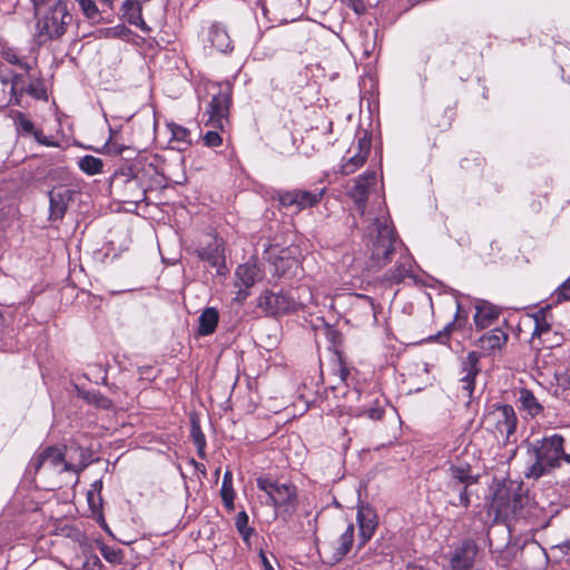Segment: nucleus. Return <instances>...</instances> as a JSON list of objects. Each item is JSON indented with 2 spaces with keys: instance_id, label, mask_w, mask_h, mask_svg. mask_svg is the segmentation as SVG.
I'll return each mask as SVG.
<instances>
[{
  "instance_id": "53",
  "label": "nucleus",
  "mask_w": 570,
  "mask_h": 570,
  "mask_svg": "<svg viewBox=\"0 0 570 570\" xmlns=\"http://www.w3.org/2000/svg\"><path fill=\"white\" fill-rule=\"evenodd\" d=\"M49 1L50 0H31L36 12H38V10L40 9L41 6L47 4Z\"/></svg>"
},
{
  "instance_id": "12",
  "label": "nucleus",
  "mask_w": 570,
  "mask_h": 570,
  "mask_svg": "<svg viewBox=\"0 0 570 570\" xmlns=\"http://www.w3.org/2000/svg\"><path fill=\"white\" fill-rule=\"evenodd\" d=\"M478 554V544L470 539L464 540L452 553L451 570H471Z\"/></svg>"
},
{
  "instance_id": "14",
  "label": "nucleus",
  "mask_w": 570,
  "mask_h": 570,
  "mask_svg": "<svg viewBox=\"0 0 570 570\" xmlns=\"http://www.w3.org/2000/svg\"><path fill=\"white\" fill-rule=\"evenodd\" d=\"M73 195L75 190L66 186L55 187L50 190V219L58 220L65 216Z\"/></svg>"
},
{
  "instance_id": "28",
  "label": "nucleus",
  "mask_w": 570,
  "mask_h": 570,
  "mask_svg": "<svg viewBox=\"0 0 570 570\" xmlns=\"http://www.w3.org/2000/svg\"><path fill=\"white\" fill-rule=\"evenodd\" d=\"M370 148V141L363 139L358 141V153L352 156L345 164L342 166V173L344 175H350L354 173L360 166L364 164L367 158Z\"/></svg>"
},
{
  "instance_id": "8",
  "label": "nucleus",
  "mask_w": 570,
  "mask_h": 570,
  "mask_svg": "<svg viewBox=\"0 0 570 570\" xmlns=\"http://www.w3.org/2000/svg\"><path fill=\"white\" fill-rule=\"evenodd\" d=\"M324 195V189L320 190H304V189H293V190H277L275 198L279 202V204L287 208L292 209L295 213L302 212L303 209L313 207L317 205Z\"/></svg>"
},
{
  "instance_id": "5",
  "label": "nucleus",
  "mask_w": 570,
  "mask_h": 570,
  "mask_svg": "<svg viewBox=\"0 0 570 570\" xmlns=\"http://www.w3.org/2000/svg\"><path fill=\"white\" fill-rule=\"evenodd\" d=\"M303 291L307 294L306 297H295L293 293L266 291L258 297L257 306L269 315L289 313L298 306H307L313 301L309 288H303Z\"/></svg>"
},
{
  "instance_id": "43",
  "label": "nucleus",
  "mask_w": 570,
  "mask_h": 570,
  "mask_svg": "<svg viewBox=\"0 0 570 570\" xmlns=\"http://www.w3.org/2000/svg\"><path fill=\"white\" fill-rule=\"evenodd\" d=\"M106 148L112 155H122L126 150H129L128 146L111 139L106 144Z\"/></svg>"
},
{
  "instance_id": "31",
  "label": "nucleus",
  "mask_w": 570,
  "mask_h": 570,
  "mask_svg": "<svg viewBox=\"0 0 570 570\" xmlns=\"http://www.w3.org/2000/svg\"><path fill=\"white\" fill-rule=\"evenodd\" d=\"M385 413L382 402L375 400V402L368 407H356L353 415L356 417L366 416L372 421H380L383 419Z\"/></svg>"
},
{
  "instance_id": "16",
  "label": "nucleus",
  "mask_w": 570,
  "mask_h": 570,
  "mask_svg": "<svg viewBox=\"0 0 570 570\" xmlns=\"http://www.w3.org/2000/svg\"><path fill=\"white\" fill-rule=\"evenodd\" d=\"M479 355L475 352H471L462 361V390L466 393L465 396L470 399L474 391V379L479 374L480 368Z\"/></svg>"
},
{
  "instance_id": "45",
  "label": "nucleus",
  "mask_w": 570,
  "mask_h": 570,
  "mask_svg": "<svg viewBox=\"0 0 570 570\" xmlns=\"http://www.w3.org/2000/svg\"><path fill=\"white\" fill-rule=\"evenodd\" d=\"M7 61L12 65H18L21 69H23V71H29L31 69L27 62L21 61L14 53H8Z\"/></svg>"
},
{
  "instance_id": "38",
  "label": "nucleus",
  "mask_w": 570,
  "mask_h": 570,
  "mask_svg": "<svg viewBox=\"0 0 570 570\" xmlns=\"http://www.w3.org/2000/svg\"><path fill=\"white\" fill-rule=\"evenodd\" d=\"M26 94H28L37 99H40V98L45 97L46 91H45L41 82L37 78H33L31 76V78L29 80V85L26 89Z\"/></svg>"
},
{
  "instance_id": "54",
  "label": "nucleus",
  "mask_w": 570,
  "mask_h": 570,
  "mask_svg": "<svg viewBox=\"0 0 570 570\" xmlns=\"http://www.w3.org/2000/svg\"><path fill=\"white\" fill-rule=\"evenodd\" d=\"M347 1H348V3L353 7V9H354L356 12H358L360 7H361V8L363 7V4H362V2H361L360 0H347Z\"/></svg>"
},
{
  "instance_id": "19",
  "label": "nucleus",
  "mask_w": 570,
  "mask_h": 570,
  "mask_svg": "<svg viewBox=\"0 0 570 570\" xmlns=\"http://www.w3.org/2000/svg\"><path fill=\"white\" fill-rule=\"evenodd\" d=\"M508 334L501 328H494L484 333L478 341L479 347L490 354L500 351L508 342Z\"/></svg>"
},
{
  "instance_id": "9",
  "label": "nucleus",
  "mask_w": 570,
  "mask_h": 570,
  "mask_svg": "<svg viewBox=\"0 0 570 570\" xmlns=\"http://www.w3.org/2000/svg\"><path fill=\"white\" fill-rule=\"evenodd\" d=\"M232 100V92L228 87L218 88L216 94H213L206 114L208 119L206 125L212 126L214 129H224L225 125L228 124V114Z\"/></svg>"
},
{
  "instance_id": "32",
  "label": "nucleus",
  "mask_w": 570,
  "mask_h": 570,
  "mask_svg": "<svg viewBox=\"0 0 570 570\" xmlns=\"http://www.w3.org/2000/svg\"><path fill=\"white\" fill-rule=\"evenodd\" d=\"M79 168L87 175H97L102 171L104 161L91 155H86L78 161Z\"/></svg>"
},
{
  "instance_id": "61",
  "label": "nucleus",
  "mask_w": 570,
  "mask_h": 570,
  "mask_svg": "<svg viewBox=\"0 0 570 570\" xmlns=\"http://www.w3.org/2000/svg\"><path fill=\"white\" fill-rule=\"evenodd\" d=\"M563 547L570 549V541L564 542Z\"/></svg>"
},
{
  "instance_id": "48",
  "label": "nucleus",
  "mask_w": 570,
  "mask_h": 570,
  "mask_svg": "<svg viewBox=\"0 0 570 570\" xmlns=\"http://www.w3.org/2000/svg\"><path fill=\"white\" fill-rule=\"evenodd\" d=\"M121 33L120 27L107 28L104 30V35L106 38H116Z\"/></svg>"
},
{
  "instance_id": "49",
  "label": "nucleus",
  "mask_w": 570,
  "mask_h": 570,
  "mask_svg": "<svg viewBox=\"0 0 570 570\" xmlns=\"http://www.w3.org/2000/svg\"><path fill=\"white\" fill-rule=\"evenodd\" d=\"M76 451L79 452V461H78V463H75L77 466H79L80 462L83 460H86L88 462V464L90 463V454L88 453V451L86 449L77 448Z\"/></svg>"
},
{
  "instance_id": "18",
  "label": "nucleus",
  "mask_w": 570,
  "mask_h": 570,
  "mask_svg": "<svg viewBox=\"0 0 570 570\" xmlns=\"http://www.w3.org/2000/svg\"><path fill=\"white\" fill-rule=\"evenodd\" d=\"M500 309L487 301H480L475 305L474 324L478 328L491 326L499 317Z\"/></svg>"
},
{
  "instance_id": "13",
  "label": "nucleus",
  "mask_w": 570,
  "mask_h": 570,
  "mask_svg": "<svg viewBox=\"0 0 570 570\" xmlns=\"http://www.w3.org/2000/svg\"><path fill=\"white\" fill-rule=\"evenodd\" d=\"M376 185V174L374 171H368L361 175L350 191V196L353 198L354 203L357 206V210L362 216L365 215V204L370 193Z\"/></svg>"
},
{
  "instance_id": "24",
  "label": "nucleus",
  "mask_w": 570,
  "mask_h": 570,
  "mask_svg": "<svg viewBox=\"0 0 570 570\" xmlns=\"http://www.w3.org/2000/svg\"><path fill=\"white\" fill-rule=\"evenodd\" d=\"M31 76L32 75L30 73V70L24 71L23 73L10 72V102H13L16 105L20 104V99L26 94V89L29 85Z\"/></svg>"
},
{
  "instance_id": "39",
  "label": "nucleus",
  "mask_w": 570,
  "mask_h": 570,
  "mask_svg": "<svg viewBox=\"0 0 570 570\" xmlns=\"http://www.w3.org/2000/svg\"><path fill=\"white\" fill-rule=\"evenodd\" d=\"M461 308H462L461 304H460V303H458V304H456L455 321H454V322L449 323V324L443 328V331H441V332H439V333L436 334V336L434 337L436 341L443 342L444 340L449 338V335H450L451 331H452V330L454 328V326H455V322H458V323L460 322V317H461V316H460Z\"/></svg>"
},
{
  "instance_id": "33",
  "label": "nucleus",
  "mask_w": 570,
  "mask_h": 570,
  "mask_svg": "<svg viewBox=\"0 0 570 570\" xmlns=\"http://www.w3.org/2000/svg\"><path fill=\"white\" fill-rule=\"evenodd\" d=\"M353 538H354V525L352 523H350L338 539V547L336 549L337 550L336 556L338 558H342L346 553L350 552L352 544H353Z\"/></svg>"
},
{
  "instance_id": "60",
  "label": "nucleus",
  "mask_w": 570,
  "mask_h": 570,
  "mask_svg": "<svg viewBox=\"0 0 570 570\" xmlns=\"http://www.w3.org/2000/svg\"><path fill=\"white\" fill-rule=\"evenodd\" d=\"M101 1L108 3L109 6H111L115 0H101Z\"/></svg>"
},
{
  "instance_id": "47",
  "label": "nucleus",
  "mask_w": 570,
  "mask_h": 570,
  "mask_svg": "<svg viewBox=\"0 0 570 570\" xmlns=\"http://www.w3.org/2000/svg\"><path fill=\"white\" fill-rule=\"evenodd\" d=\"M513 490L514 489H499L495 491V493H502L504 498H502V503H508L511 501V498L513 497Z\"/></svg>"
},
{
  "instance_id": "57",
  "label": "nucleus",
  "mask_w": 570,
  "mask_h": 570,
  "mask_svg": "<svg viewBox=\"0 0 570 570\" xmlns=\"http://www.w3.org/2000/svg\"><path fill=\"white\" fill-rule=\"evenodd\" d=\"M104 557H105L107 560L111 561V560H114V558L116 557V554H115V552H112V553L104 552Z\"/></svg>"
},
{
  "instance_id": "46",
  "label": "nucleus",
  "mask_w": 570,
  "mask_h": 570,
  "mask_svg": "<svg viewBox=\"0 0 570 570\" xmlns=\"http://www.w3.org/2000/svg\"><path fill=\"white\" fill-rule=\"evenodd\" d=\"M35 139L41 145L55 146V144L43 135L42 130L35 132Z\"/></svg>"
},
{
  "instance_id": "42",
  "label": "nucleus",
  "mask_w": 570,
  "mask_h": 570,
  "mask_svg": "<svg viewBox=\"0 0 570 570\" xmlns=\"http://www.w3.org/2000/svg\"><path fill=\"white\" fill-rule=\"evenodd\" d=\"M465 485H456V488H452L454 491L459 492V502H453L454 505H462L468 508L470 505L469 494L466 492Z\"/></svg>"
},
{
  "instance_id": "59",
  "label": "nucleus",
  "mask_w": 570,
  "mask_h": 570,
  "mask_svg": "<svg viewBox=\"0 0 570 570\" xmlns=\"http://www.w3.org/2000/svg\"><path fill=\"white\" fill-rule=\"evenodd\" d=\"M409 570H423V568L419 567V566H413V567L409 568Z\"/></svg>"
},
{
  "instance_id": "21",
  "label": "nucleus",
  "mask_w": 570,
  "mask_h": 570,
  "mask_svg": "<svg viewBox=\"0 0 570 570\" xmlns=\"http://www.w3.org/2000/svg\"><path fill=\"white\" fill-rule=\"evenodd\" d=\"M124 18L134 26H137L142 31H148L146 22L141 16V2L139 0H126L121 7Z\"/></svg>"
},
{
  "instance_id": "34",
  "label": "nucleus",
  "mask_w": 570,
  "mask_h": 570,
  "mask_svg": "<svg viewBox=\"0 0 570 570\" xmlns=\"http://www.w3.org/2000/svg\"><path fill=\"white\" fill-rule=\"evenodd\" d=\"M13 120L18 132L21 135L35 137V132L40 130L35 128L33 122L23 112L18 111Z\"/></svg>"
},
{
  "instance_id": "10",
  "label": "nucleus",
  "mask_w": 570,
  "mask_h": 570,
  "mask_svg": "<svg viewBox=\"0 0 570 570\" xmlns=\"http://www.w3.org/2000/svg\"><path fill=\"white\" fill-rule=\"evenodd\" d=\"M111 187L119 196L120 202L127 204H139L145 199V188L137 176H127L125 174L116 175Z\"/></svg>"
},
{
  "instance_id": "4",
  "label": "nucleus",
  "mask_w": 570,
  "mask_h": 570,
  "mask_svg": "<svg viewBox=\"0 0 570 570\" xmlns=\"http://www.w3.org/2000/svg\"><path fill=\"white\" fill-rule=\"evenodd\" d=\"M37 17L36 37L40 45L60 39L72 21L66 0H56L43 12L35 11Z\"/></svg>"
},
{
  "instance_id": "1",
  "label": "nucleus",
  "mask_w": 570,
  "mask_h": 570,
  "mask_svg": "<svg viewBox=\"0 0 570 570\" xmlns=\"http://www.w3.org/2000/svg\"><path fill=\"white\" fill-rule=\"evenodd\" d=\"M67 455L68 453H63L62 449L58 446H47L32 456L28 464V473L33 474L47 490L60 487L63 473L79 474L88 466L86 460L77 466L71 459H67Z\"/></svg>"
},
{
  "instance_id": "11",
  "label": "nucleus",
  "mask_w": 570,
  "mask_h": 570,
  "mask_svg": "<svg viewBox=\"0 0 570 570\" xmlns=\"http://www.w3.org/2000/svg\"><path fill=\"white\" fill-rule=\"evenodd\" d=\"M197 253L199 259L215 268L218 275L226 273L224 243L222 239L216 237L210 238Z\"/></svg>"
},
{
  "instance_id": "7",
  "label": "nucleus",
  "mask_w": 570,
  "mask_h": 570,
  "mask_svg": "<svg viewBox=\"0 0 570 570\" xmlns=\"http://www.w3.org/2000/svg\"><path fill=\"white\" fill-rule=\"evenodd\" d=\"M517 415L511 405H500L489 411L484 419L483 425L492 432L497 439L509 441L517 429Z\"/></svg>"
},
{
  "instance_id": "29",
  "label": "nucleus",
  "mask_w": 570,
  "mask_h": 570,
  "mask_svg": "<svg viewBox=\"0 0 570 570\" xmlns=\"http://www.w3.org/2000/svg\"><path fill=\"white\" fill-rule=\"evenodd\" d=\"M450 474L453 479L452 482L450 483L451 488H456V485L469 487L476 482V478L470 473V466L468 465H452L450 468Z\"/></svg>"
},
{
  "instance_id": "6",
  "label": "nucleus",
  "mask_w": 570,
  "mask_h": 570,
  "mask_svg": "<svg viewBox=\"0 0 570 570\" xmlns=\"http://www.w3.org/2000/svg\"><path fill=\"white\" fill-rule=\"evenodd\" d=\"M259 490L264 491L276 509L292 514L296 509V489L288 483H278L269 478L259 476L256 480Z\"/></svg>"
},
{
  "instance_id": "40",
  "label": "nucleus",
  "mask_w": 570,
  "mask_h": 570,
  "mask_svg": "<svg viewBox=\"0 0 570 570\" xmlns=\"http://www.w3.org/2000/svg\"><path fill=\"white\" fill-rule=\"evenodd\" d=\"M204 144L207 147H217L222 145L223 139L216 130H208L203 137Z\"/></svg>"
},
{
  "instance_id": "17",
  "label": "nucleus",
  "mask_w": 570,
  "mask_h": 570,
  "mask_svg": "<svg viewBox=\"0 0 570 570\" xmlns=\"http://www.w3.org/2000/svg\"><path fill=\"white\" fill-rule=\"evenodd\" d=\"M360 528V544H365L374 534L377 527L375 512L370 507H362L357 512Z\"/></svg>"
},
{
  "instance_id": "27",
  "label": "nucleus",
  "mask_w": 570,
  "mask_h": 570,
  "mask_svg": "<svg viewBox=\"0 0 570 570\" xmlns=\"http://www.w3.org/2000/svg\"><path fill=\"white\" fill-rule=\"evenodd\" d=\"M412 258L407 255H402L397 259L393 269L387 273L386 278L393 283H401L409 277L412 273Z\"/></svg>"
},
{
  "instance_id": "37",
  "label": "nucleus",
  "mask_w": 570,
  "mask_h": 570,
  "mask_svg": "<svg viewBox=\"0 0 570 570\" xmlns=\"http://www.w3.org/2000/svg\"><path fill=\"white\" fill-rule=\"evenodd\" d=\"M551 301L556 304L570 301V276L551 294Z\"/></svg>"
},
{
  "instance_id": "20",
  "label": "nucleus",
  "mask_w": 570,
  "mask_h": 570,
  "mask_svg": "<svg viewBox=\"0 0 570 570\" xmlns=\"http://www.w3.org/2000/svg\"><path fill=\"white\" fill-rule=\"evenodd\" d=\"M502 498H504L502 493H494L492 500V508L502 517L515 515L523 507V497L515 489L511 501L502 503Z\"/></svg>"
},
{
  "instance_id": "30",
  "label": "nucleus",
  "mask_w": 570,
  "mask_h": 570,
  "mask_svg": "<svg viewBox=\"0 0 570 570\" xmlns=\"http://www.w3.org/2000/svg\"><path fill=\"white\" fill-rule=\"evenodd\" d=\"M220 497L224 502V505L228 511L234 510V498H235V491L233 488V474L229 470H227L224 473L222 489H220Z\"/></svg>"
},
{
  "instance_id": "22",
  "label": "nucleus",
  "mask_w": 570,
  "mask_h": 570,
  "mask_svg": "<svg viewBox=\"0 0 570 570\" xmlns=\"http://www.w3.org/2000/svg\"><path fill=\"white\" fill-rule=\"evenodd\" d=\"M170 132L169 145L173 149L185 150L191 145L190 131L175 122L167 125Z\"/></svg>"
},
{
  "instance_id": "26",
  "label": "nucleus",
  "mask_w": 570,
  "mask_h": 570,
  "mask_svg": "<svg viewBox=\"0 0 570 570\" xmlns=\"http://www.w3.org/2000/svg\"><path fill=\"white\" fill-rule=\"evenodd\" d=\"M219 315L216 308L207 307L198 317V334L202 336L210 335L215 332Z\"/></svg>"
},
{
  "instance_id": "56",
  "label": "nucleus",
  "mask_w": 570,
  "mask_h": 570,
  "mask_svg": "<svg viewBox=\"0 0 570 570\" xmlns=\"http://www.w3.org/2000/svg\"><path fill=\"white\" fill-rule=\"evenodd\" d=\"M303 288H306V287L305 286L298 287L295 291V293L294 292H292V293L294 294L295 297H298V296L306 297L307 294L303 291Z\"/></svg>"
},
{
  "instance_id": "3",
  "label": "nucleus",
  "mask_w": 570,
  "mask_h": 570,
  "mask_svg": "<svg viewBox=\"0 0 570 570\" xmlns=\"http://www.w3.org/2000/svg\"><path fill=\"white\" fill-rule=\"evenodd\" d=\"M366 247L370 252L368 268L385 266L395 250L396 236L385 216L376 217L366 228Z\"/></svg>"
},
{
  "instance_id": "35",
  "label": "nucleus",
  "mask_w": 570,
  "mask_h": 570,
  "mask_svg": "<svg viewBox=\"0 0 570 570\" xmlns=\"http://www.w3.org/2000/svg\"><path fill=\"white\" fill-rule=\"evenodd\" d=\"M190 436L194 441V444L197 448L198 455L200 458H204L205 456V448H206V439L200 429V425L195 420L191 421Z\"/></svg>"
},
{
  "instance_id": "51",
  "label": "nucleus",
  "mask_w": 570,
  "mask_h": 570,
  "mask_svg": "<svg viewBox=\"0 0 570 570\" xmlns=\"http://www.w3.org/2000/svg\"><path fill=\"white\" fill-rule=\"evenodd\" d=\"M340 379L342 381H346L347 376L350 375V371L341 363L340 364Z\"/></svg>"
},
{
  "instance_id": "15",
  "label": "nucleus",
  "mask_w": 570,
  "mask_h": 570,
  "mask_svg": "<svg viewBox=\"0 0 570 570\" xmlns=\"http://www.w3.org/2000/svg\"><path fill=\"white\" fill-rule=\"evenodd\" d=\"M235 277V286L239 287L240 292L242 288L247 289L262 281L264 274L255 262H247L236 268Z\"/></svg>"
},
{
  "instance_id": "41",
  "label": "nucleus",
  "mask_w": 570,
  "mask_h": 570,
  "mask_svg": "<svg viewBox=\"0 0 570 570\" xmlns=\"http://www.w3.org/2000/svg\"><path fill=\"white\" fill-rule=\"evenodd\" d=\"M88 400L91 404H95L96 406L105 410L110 409L112 405L111 401L100 393L90 394Z\"/></svg>"
},
{
  "instance_id": "25",
  "label": "nucleus",
  "mask_w": 570,
  "mask_h": 570,
  "mask_svg": "<svg viewBox=\"0 0 570 570\" xmlns=\"http://www.w3.org/2000/svg\"><path fill=\"white\" fill-rule=\"evenodd\" d=\"M518 400L521 404V409L531 417H537L543 413V405L530 390L521 389Z\"/></svg>"
},
{
  "instance_id": "2",
  "label": "nucleus",
  "mask_w": 570,
  "mask_h": 570,
  "mask_svg": "<svg viewBox=\"0 0 570 570\" xmlns=\"http://www.w3.org/2000/svg\"><path fill=\"white\" fill-rule=\"evenodd\" d=\"M564 439L559 434L544 436L531 443L529 452L534 462L528 468L527 476L538 479L560 465L563 459L570 463V454L564 453Z\"/></svg>"
},
{
  "instance_id": "52",
  "label": "nucleus",
  "mask_w": 570,
  "mask_h": 570,
  "mask_svg": "<svg viewBox=\"0 0 570 570\" xmlns=\"http://www.w3.org/2000/svg\"><path fill=\"white\" fill-rule=\"evenodd\" d=\"M261 559L265 570H275L263 552L261 553Z\"/></svg>"
},
{
  "instance_id": "36",
  "label": "nucleus",
  "mask_w": 570,
  "mask_h": 570,
  "mask_svg": "<svg viewBox=\"0 0 570 570\" xmlns=\"http://www.w3.org/2000/svg\"><path fill=\"white\" fill-rule=\"evenodd\" d=\"M87 19L96 20L99 17V9L94 0H75Z\"/></svg>"
},
{
  "instance_id": "44",
  "label": "nucleus",
  "mask_w": 570,
  "mask_h": 570,
  "mask_svg": "<svg viewBox=\"0 0 570 570\" xmlns=\"http://www.w3.org/2000/svg\"><path fill=\"white\" fill-rule=\"evenodd\" d=\"M248 523V515L246 512L242 511L236 517V527L238 531L246 538L249 530L246 529V525Z\"/></svg>"
},
{
  "instance_id": "23",
  "label": "nucleus",
  "mask_w": 570,
  "mask_h": 570,
  "mask_svg": "<svg viewBox=\"0 0 570 570\" xmlns=\"http://www.w3.org/2000/svg\"><path fill=\"white\" fill-rule=\"evenodd\" d=\"M208 40L220 52L233 49L230 37L226 28L219 23H214L208 33Z\"/></svg>"
},
{
  "instance_id": "50",
  "label": "nucleus",
  "mask_w": 570,
  "mask_h": 570,
  "mask_svg": "<svg viewBox=\"0 0 570 570\" xmlns=\"http://www.w3.org/2000/svg\"><path fill=\"white\" fill-rule=\"evenodd\" d=\"M562 386H563L564 391H568L567 397H569L570 396V371L567 372V374L562 381Z\"/></svg>"
},
{
  "instance_id": "58",
  "label": "nucleus",
  "mask_w": 570,
  "mask_h": 570,
  "mask_svg": "<svg viewBox=\"0 0 570 570\" xmlns=\"http://www.w3.org/2000/svg\"><path fill=\"white\" fill-rule=\"evenodd\" d=\"M92 487L95 488V490H100V489H101V487H102V483H101V481H97V482H95V483L92 484Z\"/></svg>"
},
{
  "instance_id": "55",
  "label": "nucleus",
  "mask_w": 570,
  "mask_h": 570,
  "mask_svg": "<svg viewBox=\"0 0 570 570\" xmlns=\"http://www.w3.org/2000/svg\"><path fill=\"white\" fill-rule=\"evenodd\" d=\"M0 80H1V83H2L3 86H6V85H10V73H9V75H6V73L1 72V75H0Z\"/></svg>"
}]
</instances>
